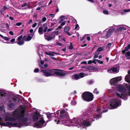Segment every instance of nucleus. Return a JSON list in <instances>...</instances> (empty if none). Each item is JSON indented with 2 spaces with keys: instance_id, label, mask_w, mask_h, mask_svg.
<instances>
[{
  "instance_id": "nucleus-1",
  "label": "nucleus",
  "mask_w": 130,
  "mask_h": 130,
  "mask_svg": "<svg viewBox=\"0 0 130 130\" xmlns=\"http://www.w3.org/2000/svg\"><path fill=\"white\" fill-rule=\"evenodd\" d=\"M4 118L5 121L15 122L17 120H18V122H7L5 123L4 122L3 118L0 117V125L9 128L17 127L20 128L31 125L32 123L28 112L25 111V108L22 106H20L19 109H15L11 113H6Z\"/></svg>"
},
{
  "instance_id": "nucleus-2",
  "label": "nucleus",
  "mask_w": 130,
  "mask_h": 130,
  "mask_svg": "<svg viewBox=\"0 0 130 130\" xmlns=\"http://www.w3.org/2000/svg\"><path fill=\"white\" fill-rule=\"evenodd\" d=\"M92 111L88 109L86 112H84L80 117L74 118L72 120H68L65 125L76 126L80 129L90 126L91 122L94 120V116L91 113Z\"/></svg>"
},
{
  "instance_id": "nucleus-3",
  "label": "nucleus",
  "mask_w": 130,
  "mask_h": 130,
  "mask_svg": "<svg viewBox=\"0 0 130 130\" xmlns=\"http://www.w3.org/2000/svg\"><path fill=\"white\" fill-rule=\"evenodd\" d=\"M118 89L120 93L118 92L116 93V95L118 97L117 98H115L112 100L110 102V109H114L117 108L118 106L121 105V101L119 99V98L126 100L127 99V95L125 92L126 89L122 85H120L118 86Z\"/></svg>"
},
{
  "instance_id": "nucleus-4",
  "label": "nucleus",
  "mask_w": 130,
  "mask_h": 130,
  "mask_svg": "<svg viewBox=\"0 0 130 130\" xmlns=\"http://www.w3.org/2000/svg\"><path fill=\"white\" fill-rule=\"evenodd\" d=\"M54 114L56 117L55 121L56 123L65 125L69 117L68 112L63 109L61 110H58L56 112H54Z\"/></svg>"
},
{
  "instance_id": "nucleus-5",
  "label": "nucleus",
  "mask_w": 130,
  "mask_h": 130,
  "mask_svg": "<svg viewBox=\"0 0 130 130\" xmlns=\"http://www.w3.org/2000/svg\"><path fill=\"white\" fill-rule=\"evenodd\" d=\"M88 109L92 110L91 113H92L94 116L93 119L94 120V121L95 119L97 120L101 117L102 111L103 112H105L108 111L107 109L104 110L101 109V108L98 106V104L96 103L90 105Z\"/></svg>"
},
{
  "instance_id": "nucleus-6",
  "label": "nucleus",
  "mask_w": 130,
  "mask_h": 130,
  "mask_svg": "<svg viewBox=\"0 0 130 130\" xmlns=\"http://www.w3.org/2000/svg\"><path fill=\"white\" fill-rule=\"evenodd\" d=\"M32 119L34 121H36L39 120V121L33 124V126L34 127L38 128H41L45 126L47 122L45 123V121L43 119L42 116L40 115V113L36 112L34 113L32 115Z\"/></svg>"
},
{
  "instance_id": "nucleus-7",
  "label": "nucleus",
  "mask_w": 130,
  "mask_h": 130,
  "mask_svg": "<svg viewBox=\"0 0 130 130\" xmlns=\"http://www.w3.org/2000/svg\"><path fill=\"white\" fill-rule=\"evenodd\" d=\"M8 100L9 102H12V103L9 104V109L10 110H11L14 109L15 107V106L19 104V100L15 97L12 96V98H9Z\"/></svg>"
},
{
  "instance_id": "nucleus-8",
  "label": "nucleus",
  "mask_w": 130,
  "mask_h": 130,
  "mask_svg": "<svg viewBox=\"0 0 130 130\" xmlns=\"http://www.w3.org/2000/svg\"><path fill=\"white\" fill-rule=\"evenodd\" d=\"M82 98L84 101L89 102L93 100V95L91 93L88 92H85L82 94Z\"/></svg>"
},
{
  "instance_id": "nucleus-9",
  "label": "nucleus",
  "mask_w": 130,
  "mask_h": 130,
  "mask_svg": "<svg viewBox=\"0 0 130 130\" xmlns=\"http://www.w3.org/2000/svg\"><path fill=\"white\" fill-rule=\"evenodd\" d=\"M42 71L44 75L46 77L55 75L54 70V69L43 70Z\"/></svg>"
},
{
  "instance_id": "nucleus-10",
  "label": "nucleus",
  "mask_w": 130,
  "mask_h": 130,
  "mask_svg": "<svg viewBox=\"0 0 130 130\" xmlns=\"http://www.w3.org/2000/svg\"><path fill=\"white\" fill-rule=\"evenodd\" d=\"M45 38L47 40L49 41L54 39L55 35L53 32L49 34L48 33H45L44 35Z\"/></svg>"
},
{
  "instance_id": "nucleus-11",
  "label": "nucleus",
  "mask_w": 130,
  "mask_h": 130,
  "mask_svg": "<svg viewBox=\"0 0 130 130\" xmlns=\"http://www.w3.org/2000/svg\"><path fill=\"white\" fill-rule=\"evenodd\" d=\"M121 76L117 77L111 79L110 80V83L111 85L115 84L118 83L119 81L121 80Z\"/></svg>"
},
{
  "instance_id": "nucleus-12",
  "label": "nucleus",
  "mask_w": 130,
  "mask_h": 130,
  "mask_svg": "<svg viewBox=\"0 0 130 130\" xmlns=\"http://www.w3.org/2000/svg\"><path fill=\"white\" fill-rule=\"evenodd\" d=\"M84 77V74L83 73H80L79 74H74L72 75V79L77 80L81 78Z\"/></svg>"
},
{
  "instance_id": "nucleus-13",
  "label": "nucleus",
  "mask_w": 130,
  "mask_h": 130,
  "mask_svg": "<svg viewBox=\"0 0 130 130\" xmlns=\"http://www.w3.org/2000/svg\"><path fill=\"white\" fill-rule=\"evenodd\" d=\"M112 30L111 29H109L108 30V32L106 33V35L104 36V33L106 32L105 31H104L103 32V33L102 34V35H103L102 36H103V38H104L105 39H106L108 38H109L111 35L112 33Z\"/></svg>"
},
{
  "instance_id": "nucleus-14",
  "label": "nucleus",
  "mask_w": 130,
  "mask_h": 130,
  "mask_svg": "<svg viewBox=\"0 0 130 130\" xmlns=\"http://www.w3.org/2000/svg\"><path fill=\"white\" fill-rule=\"evenodd\" d=\"M55 75L56 74V75H59L60 76H64L66 75V73L59 71H62V70H61L58 69H54Z\"/></svg>"
},
{
  "instance_id": "nucleus-15",
  "label": "nucleus",
  "mask_w": 130,
  "mask_h": 130,
  "mask_svg": "<svg viewBox=\"0 0 130 130\" xmlns=\"http://www.w3.org/2000/svg\"><path fill=\"white\" fill-rule=\"evenodd\" d=\"M128 74L126 76L125 79L126 82L130 83V70L128 71Z\"/></svg>"
},
{
  "instance_id": "nucleus-16",
  "label": "nucleus",
  "mask_w": 130,
  "mask_h": 130,
  "mask_svg": "<svg viewBox=\"0 0 130 130\" xmlns=\"http://www.w3.org/2000/svg\"><path fill=\"white\" fill-rule=\"evenodd\" d=\"M119 65H116L113 66L112 68L113 73H117L119 71Z\"/></svg>"
},
{
  "instance_id": "nucleus-17",
  "label": "nucleus",
  "mask_w": 130,
  "mask_h": 130,
  "mask_svg": "<svg viewBox=\"0 0 130 130\" xmlns=\"http://www.w3.org/2000/svg\"><path fill=\"white\" fill-rule=\"evenodd\" d=\"M70 29V27L69 26H66L64 29V31L69 36H71V34L69 32V31Z\"/></svg>"
},
{
  "instance_id": "nucleus-18",
  "label": "nucleus",
  "mask_w": 130,
  "mask_h": 130,
  "mask_svg": "<svg viewBox=\"0 0 130 130\" xmlns=\"http://www.w3.org/2000/svg\"><path fill=\"white\" fill-rule=\"evenodd\" d=\"M21 7H22V9H25L29 8L30 7V6L29 5L27 4L26 3H25L22 4L21 5Z\"/></svg>"
},
{
  "instance_id": "nucleus-19",
  "label": "nucleus",
  "mask_w": 130,
  "mask_h": 130,
  "mask_svg": "<svg viewBox=\"0 0 130 130\" xmlns=\"http://www.w3.org/2000/svg\"><path fill=\"white\" fill-rule=\"evenodd\" d=\"M103 49H97L95 52L94 55V58H98V55L100 54V52L102 51Z\"/></svg>"
},
{
  "instance_id": "nucleus-20",
  "label": "nucleus",
  "mask_w": 130,
  "mask_h": 130,
  "mask_svg": "<svg viewBox=\"0 0 130 130\" xmlns=\"http://www.w3.org/2000/svg\"><path fill=\"white\" fill-rule=\"evenodd\" d=\"M0 93L2 96H6L7 95V92L4 90L0 89Z\"/></svg>"
},
{
  "instance_id": "nucleus-21",
  "label": "nucleus",
  "mask_w": 130,
  "mask_h": 130,
  "mask_svg": "<svg viewBox=\"0 0 130 130\" xmlns=\"http://www.w3.org/2000/svg\"><path fill=\"white\" fill-rule=\"evenodd\" d=\"M55 116V115L54 114V113H48L47 114V118H48V119H50V120H51V118H52L53 117H54Z\"/></svg>"
},
{
  "instance_id": "nucleus-22",
  "label": "nucleus",
  "mask_w": 130,
  "mask_h": 130,
  "mask_svg": "<svg viewBox=\"0 0 130 130\" xmlns=\"http://www.w3.org/2000/svg\"><path fill=\"white\" fill-rule=\"evenodd\" d=\"M114 43L112 42L111 43H108L106 46V48H112L114 45Z\"/></svg>"
},
{
  "instance_id": "nucleus-23",
  "label": "nucleus",
  "mask_w": 130,
  "mask_h": 130,
  "mask_svg": "<svg viewBox=\"0 0 130 130\" xmlns=\"http://www.w3.org/2000/svg\"><path fill=\"white\" fill-rule=\"evenodd\" d=\"M45 53L49 55H50L51 56H53L54 55V54H57V53H56L55 52H45Z\"/></svg>"
},
{
  "instance_id": "nucleus-24",
  "label": "nucleus",
  "mask_w": 130,
  "mask_h": 130,
  "mask_svg": "<svg viewBox=\"0 0 130 130\" xmlns=\"http://www.w3.org/2000/svg\"><path fill=\"white\" fill-rule=\"evenodd\" d=\"M125 56L128 60L130 59V52H126L125 54Z\"/></svg>"
},
{
  "instance_id": "nucleus-25",
  "label": "nucleus",
  "mask_w": 130,
  "mask_h": 130,
  "mask_svg": "<svg viewBox=\"0 0 130 130\" xmlns=\"http://www.w3.org/2000/svg\"><path fill=\"white\" fill-rule=\"evenodd\" d=\"M55 14H50L49 15H46V17H47L48 18H52L51 20V21H53L54 20H52V19L55 16Z\"/></svg>"
},
{
  "instance_id": "nucleus-26",
  "label": "nucleus",
  "mask_w": 130,
  "mask_h": 130,
  "mask_svg": "<svg viewBox=\"0 0 130 130\" xmlns=\"http://www.w3.org/2000/svg\"><path fill=\"white\" fill-rule=\"evenodd\" d=\"M38 32L40 35H42L43 34V27H40L39 28Z\"/></svg>"
},
{
  "instance_id": "nucleus-27",
  "label": "nucleus",
  "mask_w": 130,
  "mask_h": 130,
  "mask_svg": "<svg viewBox=\"0 0 130 130\" xmlns=\"http://www.w3.org/2000/svg\"><path fill=\"white\" fill-rule=\"evenodd\" d=\"M43 26L44 28V29L43 30V31L45 32L46 31L47 29V23H45L43 25Z\"/></svg>"
},
{
  "instance_id": "nucleus-28",
  "label": "nucleus",
  "mask_w": 130,
  "mask_h": 130,
  "mask_svg": "<svg viewBox=\"0 0 130 130\" xmlns=\"http://www.w3.org/2000/svg\"><path fill=\"white\" fill-rule=\"evenodd\" d=\"M48 46L44 45H39L37 46V48L38 49H44V48H46L45 47H47Z\"/></svg>"
},
{
  "instance_id": "nucleus-29",
  "label": "nucleus",
  "mask_w": 130,
  "mask_h": 130,
  "mask_svg": "<svg viewBox=\"0 0 130 130\" xmlns=\"http://www.w3.org/2000/svg\"><path fill=\"white\" fill-rule=\"evenodd\" d=\"M32 36H30L28 35L26 37V39L25 40V41H28L30 40L32 38L33 35H31Z\"/></svg>"
},
{
  "instance_id": "nucleus-30",
  "label": "nucleus",
  "mask_w": 130,
  "mask_h": 130,
  "mask_svg": "<svg viewBox=\"0 0 130 130\" xmlns=\"http://www.w3.org/2000/svg\"><path fill=\"white\" fill-rule=\"evenodd\" d=\"M37 52L38 55L40 57L42 55L43 52L42 51L40 50V49H38L37 51Z\"/></svg>"
},
{
  "instance_id": "nucleus-31",
  "label": "nucleus",
  "mask_w": 130,
  "mask_h": 130,
  "mask_svg": "<svg viewBox=\"0 0 130 130\" xmlns=\"http://www.w3.org/2000/svg\"><path fill=\"white\" fill-rule=\"evenodd\" d=\"M71 103L72 105L75 106L77 102L74 99H73V100L71 101Z\"/></svg>"
},
{
  "instance_id": "nucleus-32",
  "label": "nucleus",
  "mask_w": 130,
  "mask_h": 130,
  "mask_svg": "<svg viewBox=\"0 0 130 130\" xmlns=\"http://www.w3.org/2000/svg\"><path fill=\"white\" fill-rule=\"evenodd\" d=\"M17 43L19 45H22L24 43V42L22 40L19 41Z\"/></svg>"
},
{
  "instance_id": "nucleus-33",
  "label": "nucleus",
  "mask_w": 130,
  "mask_h": 130,
  "mask_svg": "<svg viewBox=\"0 0 130 130\" xmlns=\"http://www.w3.org/2000/svg\"><path fill=\"white\" fill-rule=\"evenodd\" d=\"M68 107V105L66 104H64L63 105V107L66 110H68V108H67Z\"/></svg>"
},
{
  "instance_id": "nucleus-34",
  "label": "nucleus",
  "mask_w": 130,
  "mask_h": 130,
  "mask_svg": "<svg viewBox=\"0 0 130 130\" xmlns=\"http://www.w3.org/2000/svg\"><path fill=\"white\" fill-rule=\"evenodd\" d=\"M4 107L3 106H0V110L4 112L5 111V110L4 109Z\"/></svg>"
},
{
  "instance_id": "nucleus-35",
  "label": "nucleus",
  "mask_w": 130,
  "mask_h": 130,
  "mask_svg": "<svg viewBox=\"0 0 130 130\" xmlns=\"http://www.w3.org/2000/svg\"><path fill=\"white\" fill-rule=\"evenodd\" d=\"M92 49H102L101 47H100L99 46L95 45L93 48Z\"/></svg>"
},
{
  "instance_id": "nucleus-36",
  "label": "nucleus",
  "mask_w": 130,
  "mask_h": 130,
  "mask_svg": "<svg viewBox=\"0 0 130 130\" xmlns=\"http://www.w3.org/2000/svg\"><path fill=\"white\" fill-rule=\"evenodd\" d=\"M69 49H73V47L72 45V42H70V45L69 46Z\"/></svg>"
},
{
  "instance_id": "nucleus-37",
  "label": "nucleus",
  "mask_w": 130,
  "mask_h": 130,
  "mask_svg": "<svg viewBox=\"0 0 130 130\" xmlns=\"http://www.w3.org/2000/svg\"><path fill=\"white\" fill-rule=\"evenodd\" d=\"M107 72L109 73H113L112 69H108L107 70Z\"/></svg>"
},
{
  "instance_id": "nucleus-38",
  "label": "nucleus",
  "mask_w": 130,
  "mask_h": 130,
  "mask_svg": "<svg viewBox=\"0 0 130 130\" xmlns=\"http://www.w3.org/2000/svg\"><path fill=\"white\" fill-rule=\"evenodd\" d=\"M97 89L95 88L93 91L94 93H95L96 94H98L99 93V92L98 91H97Z\"/></svg>"
},
{
  "instance_id": "nucleus-39",
  "label": "nucleus",
  "mask_w": 130,
  "mask_h": 130,
  "mask_svg": "<svg viewBox=\"0 0 130 130\" xmlns=\"http://www.w3.org/2000/svg\"><path fill=\"white\" fill-rule=\"evenodd\" d=\"M126 29L124 27H120L119 28V30H126Z\"/></svg>"
},
{
  "instance_id": "nucleus-40",
  "label": "nucleus",
  "mask_w": 130,
  "mask_h": 130,
  "mask_svg": "<svg viewBox=\"0 0 130 130\" xmlns=\"http://www.w3.org/2000/svg\"><path fill=\"white\" fill-rule=\"evenodd\" d=\"M46 18L45 17H44L42 18V21L43 22H45L46 20Z\"/></svg>"
},
{
  "instance_id": "nucleus-41",
  "label": "nucleus",
  "mask_w": 130,
  "mask_h": 130,
  "mask_svg": "<svg viewBox=\"0 0 130 130\" xmlns=\"http://www.w3.org/2000/svg\"><path fill=\"white\" fill-rule=\"evenodd\" d=\"M103 12V13L105 14L108 15V12L107 10H104Z\"/></svg>"
},
{
  "instance_id": "nucleus-42",
  "label": "nucleus",
  "mask_w": 130,
  "mask_h": 130,
  "mask_svg": "<svg viewBox=\"0 0 130 130\" xmlns=\"http://www.w3.org/2000/svg\"><path fill=\"white\" fill-rule=\"evenodd\" d=\"M22 36L21 35L18 38V41L21 40V39H22Z\"/></svg>"
},
{
  "instance_id": "nucleus-43",
  "label": "nucleus",
  "mask_w": 130,
  "mask_h": 130,
  "mask_svg": "<svg viewBox=\"0 0 130 130\" xmlns=\"http://www.w3.org/2000/svg\"><path fill=\"white\" fill-rule=\"evenodd\" d=\"M39 70L38 68H36L34 70V72L35 73H37L39 72Z\"/></svg>"
},
{
  "instance_id": "nucleus-44",
  "label": "nucleus",
  "mask_w": 130,
  "mask_h": 130,
  "mask_svg": "<svg viewBox=\"0 0 130 130\" xmlns=\"http://www.w3.org/2000/svg\"><path fill=\"white\" fill-rule=\"evenodd\" d=\"M97 62H98L100 64H102L103 63V62L102 61H101L100 60H97Z\"/></svg>"
},
{
  "instance_id": "nucleus-45",
  "label": "nucleus",
  "mask_w": 130,
  "mask_h": 130,
  "mask_svg": "<svg viewBox=\"0 0 130 130\" xmlns=\"http://www.w3.org/2000/svg\"><path fill=\"white\" fill-rule=\"evenodd\" d=\"M79 27L78 25V24H77L76 25V26L75 27V29H79Z\"/></svg>"
},
{
  "instance_id": "nucleus-46",
  "label": "nucleus",
  "mask_w": 130,
  "mask_h": 130,
  "mask_svg": "<svg viewBox=\"0 0 130 130\" xmlns=\"http://www.w3.org/2000/svg\"><path fill=\"white\" fill-rule=\"evenodd\" d=\"M123 11L124 12H127L130 11V9H124Z\"/></svg>"
},
{
  "instance_id": "nucleus-47",
  "label": "nucleus",
  "mask_w": 130,
  "mask_h": 130,
  "mask_svg": "<svg viewBox=\"0 0 130 130\" xmlns=\"http://www.w3.org/2000/svg\"><path fill=\"white\" fill-rule=\"evenodd\" d=\"M22 23L21 22H19L16 24V25L18 26H20L21 25Z\"/></svg>"
},
{
  "instance_id": "nucleus-48",
  "label": "nucleus",
  "mask_w": 130,
  "mask_h": 130,
  "mask_svg": "<svg viewBox=\"0 0 130 130\" xmlns=\"http://www.w3.org/2000/svg\"><path fill=\"white\" fill-rule=\"evenodd\" d=\"M37 23H35L32 25V27L33 28H34L37 26Z\"/></svg>"
},
{
  "instance_id": "nucleus-49",
  "label": "nucleus",
  "mask_w": 130,
  "mask_h": 130,
  "mask_svg": "<svg viewBox=\"0 0 130 130\" xmlns=\"http://www.w3.org/2000/svg\"><path fill=\"white\" fill-rule=\"evenodd\" d=\"M3 39L5 40H7V41L9 39L8 37H4L3 38Z\"/></svg>"
},
{
  "instance_id": "nucleus-50",
  "label": "nucleus",
  "mask_w": 130,
  "mask_h": 130,
  "mask_svg": "<svg viewBox=\"0 0 130 130\" xmlns=\"http://www.w3.org/2000/svg\"><path fill=\"white\" fill-rule=\"evenodd\" d=\"M66 21H65L62 23L61 24V25L62 26H63L64 25L66 24Z\"/></svg>"
},
{
  "instance_id": "nucleus-51",
  "label": "nucleus",
  "mask_w": 130,
  "mask_h": 130,
  "mask_svg": "<svg viewBox=\"0 0 130 130\" xmlns=\"http://www.w3.org/2000/svg\"><path fill=\"white\" fill-rule=\"evenodd\" d=\"M86 36V35H85L84 37H83L82 38L80 39V40L81 41H82V40H84V39H85V37Z\"/></svg>"
},
{
  "instance_id": "nucleus-52",
  "label": "nucleus",
  "mask_w": 130,
  "mask_h": 130,
  "mask_svg": "<svg viewBox=\"0 0 130 130\" xmlns=\"http://www.w3.org/2000/svg\"><path fill=\"white\" fill-rule=\"evenodd\" d=\"M97 60L96 59H93L92 61V63H95V64L96 63V62H97Z\"/></svg>"
},
{
  "instance_id": "nucleus-53",
  "label": "nucleus",
  "mask_w": 130,
  "mask_h": 130,
  "mask_svg": "<svg viewBox=\"0 0 130 130\" xmlns=\"http://www.w3.org/2000/svg\"><path fill=\"white\" fill-rule=\"evenodd\" d=\"M56 44L57 45L61 46L62 45V44L58 42H57L56 43Z\"/></svg>"
},
{
  "instance_id": "nucleus-54",
  "label": "nucleus",
  "mask_w": 130,
  "mask_h": 130,
  "mask_svg": "<svg viewBox=\"0 0 130 130\" xmlns=\"http://www.w3.org/2000/svg\"><path fill=\"white\" fill-rule=\"evenodd\" d=\"M125 49H130V44L128 45L125 47Z\"/></svg>"
},
{
  "instance_id": "nucleus-55",
  "label": "nucleus",
  "mask_w": 130,
  "mask_h": 130,
  "mask_svg": "<svg viewBox=\"0 0 130 130\" xmlns=\"http://www.w3.org/2000/svg\"><path fill=\"white\" fill-rule=\"evenodd\" d=\"M9 34H10L11 35H14L12 31H10L9 32Z\"/></svg>"
},
{
  "instance_id": "nucleus-56",
  "label": "nucleus",
  "mask_w": 130,
  "mask_h": 130,
  "mask_svg": "<svg viewBox=\"0 0 130 130\" xmlns=\"http://www.w3.org/2000/svg\"><path fill=\"white\" fill-rule=\"evenodd\" d=\"M15 39H12L10 41L12 43L13 42L15 41Z\"/></svg>"
},
{
  "instance_id": "nucleus-57",
  "label": "nucleus",
  "mask_w": 130,
  "mask_h": 130,
  "mask_svg": "<svg viewBox=\"0 0 130 130\" xmlns=\"http://www.w3.org/2000/svg\"><path fill=\"white\" fill-rule=\"evenodd\" d=\"M6 26L7 27V29L9 28V26L8 25V23H6Z\"/></svg>"
},
{
  "instance_id": "nucleus-58",
  "label": "nucleus",
  "mask_w": 130,
  "mask_h": 130,
  "mask_svg": "<svg viewBox=\"0 0 130 130\" xmlns=\"http://www.w3.org/2000/svg\"><path fill=\"white\" fill-rule=\"evenodd\" d=\"M8 8L5 6H4L3 7V9L4 10L8 9Z\"/></svg>"
},
{
  "instance_id": "nucleus-59",
  "label": "nucleus",
  "mask_w": 130,
  "mask_h": 130,
  "mask_svg": "<svg viewBox=\"0 0 130 130\" xmlns=\"http://www.w3.org/2000/svg\"><path fill=\"white\" fill-rule=\"evenodd\" d=\"M92 63V60H89L88 61V64H89Z\"/></svg>"
},
{
  "instance_id": "nucleus-60",
  "label": "nucleus",
  "mask_w": 130,
  "mask_h": 130,
  "mask_svg": "<svg viewBox=\"0 0 130 130\" xmlns=\"http://www.w3.org/2000/svg\"><path fill=\"white\" fill-rule=\"evenodd\" d=\"M62 28V26H59L58 27V28H57V29H61Z\"/></svg>"
},
{
  "instance_id": "nucleus-61",
  "label": "nucleus",
  "mask_w": 130,
  "mask_h": 130,
  "mask_svg": "<svg viewBox=\"0 0 130 130\" xmlns=\"http://www.w3.org/2000/svg\"><path fill=\"white\" fill-rule=\"evenodd\" d=\"M126 50H123L122 51V53L123 54H124L126 51H127L128 49H125Z\"/></svg>"
},
{
  "instance_id": "nucleus-62",
  "label": "nucleus",
  "mask_w": 130,
  "mask_h": 130,
  "mask_svg": "<svg viewBox=\"0 0 130 130\" xmlns=\"http://www.w3.org/2000/svg\"><path fill=\"white\" fill-rule=\"evenodd\" d=\"M9 19H10L12 20H14L13 18L12 17H9Z\"/></svg>"
},
{
  "instance_id": "nucleus-63",
  "label": "nucleus",
  "mask_w": 130,
  "mask_h": 130,
  "mask_svg": "<svg viewBox=\"0 0 130 130\" xmlns=\"http://www.w3.org/2000/svg\"><path fill=\"white\" fill-rule=\"evenodd\" d=\"M52 30V28H49L47 29V31L48 32L51 31Z\"/></svg>"
},
{
  "instance_id": "nucleus-64",
  "label": "nucleus",
  "mask_w": 130,
  "mask_h": 130,
  "mask_svg": "<svg viewBox=\"0 0 130 130\" xmlns=\"http://www.w3.org/2000/svg\"><path fill=\"white\" fill-rule=\"evenodd\" d=\"M129 92H128V94L129 95H130V85L129 87Z\"/></svg>"
}]
</instances>
